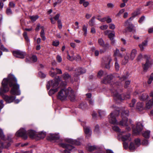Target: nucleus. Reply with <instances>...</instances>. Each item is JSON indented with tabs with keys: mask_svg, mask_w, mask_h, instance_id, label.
<instances>
[{
	"mask_svg": "<svg viewBox=\"0 0 153 153\" xmlns=\"http://www.w3.org/2000/svg\"><path fill=\"white\" fill-rule=\"evenodd\" d=\"M17 79L12 74H9L7 78H4L2 82V87L0 88V94L3 95L9 90L8 85L12 87L10 93L13 95H19L20 91L19 85L17 83Z\"/></svg>",
	"mask_w": 153,
	"mask_h": 153,
	"instance_id": "obj_1",
	"label": "nucleus"
},
{
	"mask_svg": "<svg viewBox=\"0 0 153 153\" xmlns=\"http://www.w3.org/2000/svg\"><path fill=\"white\" fill-rule=\"evenodd\" d=\"M57 98L62 101L65 100L68 98L71 101L74 100L75 97L74 93L72 89L69 87L67 89H60L58 92Z\"/></svg>",
	"mask_w": 153,
	"mask_h": 153,
	"instance_id": "obj_2",
	"label": "nucleus"
},
{
	"mask_svg": "<svg viewBox=\"0 0 153 153\" xmlns=\"http://www.w3.org/2000/svg\"><path fill=\"white\" fill-rule=\"evenodd\" d=\"M60 80V77L59 76H57L54 80L48 82L47 85V89L49 90L51 88L49 91V95H52L60 89L59 84Z\"/></svg>",
	"mask_w": 153,
	"mask_h": 153,
	"instance_id": "obj_3",
	"label": "nucleus"
},
{
	"mask_svg": "<svg viewBox=\"0 0 153 153\" xmlns=\"http://www.w3.org/2000/svg\"><path fill=\"white\" fill-rule=\"evenodd\" d=\"M117 83H114L111 86V92L114 97V98L116 100H120L121 101L124 100L129 99L130 97L129 94L125 95L123 94H119L117 91V88H118Z\"/></svg>",
	"mask_w": 153,
	"mask_h": 153,
	"instance_id": "obj_4",
	"label": "nucleus"
},
{
	"mask_svg": "<svg viewBox=\"0 0 153 153\" xmlns=\"http://www.w3.org/2000/svg\"><path fill=\"white\" fill-rule=\"evenodd\" d=\"M129 115L128 111H123L122 113V120L119 123V124L122 126H125L126 130L127 131H129L131 130L130 128L128 126L131 123V121L128 122V118L127 117Z\"/></svg>",
	"mask_w": 153,
	"mask_h": 153,
	"instance_id": "obj_5",
	"label": "nucleus"
},
{
	"mask_svg": "<svg viewBox=\"0 0 153 153\" xmlns=\"http://www.w3.org/2000/svg\"><path fill=\"white\" fill-rule=\"evenodd\" d=\"M137 53V51L135 49H134L131 51L129 56L127 53L124 56V59L122 61V64L123 65L126 64L128 62L129 59L131 60H133Z\"/></svg>",
	"mask_w": 153,
	"mask_h": 153,
	"instance_id": "obj_6",
	"label": "nucleus"
},
{
	"mask_svg": "<svg viewBox=\"0 0 153 153\" xmlns=\"http://www.w3.org/2000/svg\"><path fill=\"white\" fill-rule=\"evenodd\" d=\"M143 56L145 59V63L143 64V67L144 70L146 71L152 65L153 62L149 55L145 54Z\"/></svg>",
	"mask_w": 153,
	"mask_h": 153,
	"instance_id": "obj_7",
	"label": "nucleus"
},
{
	"mask_svg": "<svg viewBox=\"0 0 153 153\" xmlns=\"http://www.w3.org/2000/svg\"><path fill=\"white\" fill-rule=\"evenodd\" d=\"M119 113L118 110H117L115 112L111 113L109 116V122L113 124H118V123L116 118V116H117Z\"/></svg>",
	"mask_w": 153,
	"mask_h": 153,
	"instance_id": "obj_8",
	"label": "nucleus"
},
{
	"mask_svg": "<svg viewBox=\"0 0 153 153\" xmlns=\"http://www.w3.org/2000/svg\"><path fill=\"white\" fill-rule=\"evenodd\" d=\"M16 135L17 137H21L24 140H26L27 137V132L24 128H21L16 133Z\"/></svg>",
	"mask_w": 153,
	"mask_h": 153,
	"instance_id": "obj_9",
	"label": "nucleus"
},
{
	"mask_svg": "<svg viewBox=\"0 0 153 153\" xmlns=\"http://www.w3.org/2000/svg\"><path fill=\"white\" fill-rule=\"evenodd\" d=\"M13 55L17 58L23 59L25 55V53L20 50H17L13 51L12 52Z\"/></svg>",
	"mask_w": 153,
	"mask_h": 153,
	"instance_id": "obj_10",
	"label": "nucleus"
},
{
	"mask_svg": "<svg viewBox=\"0 0 153 153\" xmlns=\"http://www.w3.org/2000/svg\"><path fill=\"white\" fill-rule=\"evenodd\" d=\"M59 145L63 148L66 149L64 150L65 153H70V152L68 151L67 149L69 151H71L74 148L73 146L70 145L68 144H65L62 143H59Z\"/></svg>",
	"mask_w": 153,
	"mask_h": 153,
	"instance_id": "obj_11",
	"label": "nucleus"
},
{
	"mask_svg": "<svg viewBox=\"0 0 153 153\" xmlns=\"http://www.w3.org/2000/svg\"><path fill=\"white\" fill-rule=\"evenodd\" d=\"M104 60L105 68L108 69H110V64L112 60L111 56H106Z\"/></svg>",
	"mask_w": 153,
	"mask_h": 153,
	"instance_id": "obj_12",
	"label": "nucleus"
},
{
	"mask_svg": "<svg viewBox=\"0 0 153 153\" xmlns=\"http://www.w3.org/2000/svg\"><path fill=\"white\" fill-rule=\"evenodd\" d=\"M3 97L7 103H10L13 102L16 98V97L13 96H8L3 95Z\"/></svg>",
	"mask_w": 153,
	"mask_h": 153,
	"instance_id": "obj_13",
	"label": "nucleus"
},
{
	"mask_svg": "<svg viewBox=\"0 0 153 153\" xmlns=\"http://www.w3.org/2000/svg\"><path fill=\"white\" fill-rule=\"evenodd\" d=\"M143 128V126L140 122H138L137 124L136 129L133 131L136 134H139Z\"/></svg>",
	"mask_w": 153,
	"mask_h": 153,
	"instance_id": "obj_14",
	"label": "nucleus"
},
{
	"mask_svg": "<svg viewBox=\"0 0 153 153\" xmlns=\"http://www.w3.org/2000/svg\"><path fill=\"white\" fill-rule=\"evenodd\" d=\"M129 19L126 21L125 23V26L127 27L128 30L129 32H131L134 29V26L131 22H128Z\"/></svg>",
	"mask_w": 153,
	"mask_h": 153,
	"instance_id": "obj_15",
	"label": "nucleus"
},
{
	"mask_svg": "<svg viewBox=\"0 0 153 153\" xmlns=\"http://www.w3.org/2000/svg\"><path fill=\"white\" fill-rule=\"evenodd\" d=\"M65 141L73 145H79L80 144V142L76 140H73L71 139H67Z\"/></svg>",
	"mask_w": 153,
	"mask_h": 153,
	"instance_id": "obj_16",
	"label": "nucleus"
},
{
	"mask_svg": "<svg viewBox=\"0 0 153 153\" xmlns=\"http://www.w3.org/2000/svg\"><path fill=\"white\" fill-rule=\"evenodd\" d=\"M112 76L111 75H108L105 77L102 81V83L105 84H107L108 83H110L111 80L112 79Z\"/></svg>",
	"mask_w": 153,
	"mask_h": 153,
	"instance_id": "obj_17",
	"label": "nucleus"
},
{
	"mask_svg": "<svg viewBox=\"0 0 153 153\" xmlns=\"http://www.w3.org/2000/svg\"><path fill=\"white\" fill-rule=\"evenodd\" d=\"M153 106V100L150 99L147 101L146 103V108L147 109H150Z\"/></svg>",
	"mask_w": 153,
	"mask_h": 153,
	"instance_id": "obj_18",
	"label": "nucleus"
},
{
	"mask_svg": "<svg viewBox=\"0 0 153 153\" xmlns=\"http://www.w3.org/2000/svg\"><path fill=\"white\" fill-rule=\"evenodd\" d=\"M121 139L123 142L130 141L131 139L130 137V134L128 133L126 135H123Z\"/></svg>",
	"mask_w": 153,
	"mask_h": 153,
	"instance_id": "obj_19",
	"label": "nucleus"
},
{
	"mask_svg": "<svg viewBox=\"0 0 153 153\" xmlns=\"http://www.w3.org/2000/svg\"><path fill=\"white\" fill-rule=\"evenodd\" d=\"M58 134H51L50 136V139L51 140L56 141L58 140H61Z\"/></svg>",
	"mask_w": 153,
	"mask_h": 153,
	"instance_id": "obj_20",
	"label": "nucleus"
},
{
	"mask_svg": "<svg viewBox=\"0 0 153 153\" xmlns=\"http://www.w3.org/2000/svg\"><path fill=\"white\" fill-rule=\"evenodd\" d=\"M76 75H77L85 73L86 72V70L84 68H78L75 70Z\"/></svg>",
	"mask_w": 153,
	"mask_h": 153,
	"instance_id": "obj_21",
	"label": "nucleus"
},
{
	"mask_svg": "<svg viewBox=\"0 0 153 153\" xmlns=\"http://www.w3.org/2000/svg\"><path fill=\"white\" fill-rule=\"evenodd\" d=\"M148 44V41L147 40H145L143 41L141 44H139V46L141 51H143L144 50L145 48L146 47Z\"/></svg>",
	"mask_w": 153,
	"mask_h": 153,
	"instance_id": "obj_22",
	"label": "nucleus"
},
{
	"mask_svg": "<svg viewBox=\"0 0 153 153\" xmlns=\"http://www.w3.org/2000/svg\"><path fill=\"white\" fill-rule=\"evenodd\" d=\"M62 78L65 81H68L71 78V75L67 72L64 73L62 76Z\"/></svg>",
	"mask_w": 153,
	"mask_h": 153,
	"instance_id": "obj_23",
	"label": "nucleus"
},
{
	"mask_svg": "<svg viewBox=\"0 0 153 153\" xmlns=\"http://www.w3.org/2000/svg\"><path fill=\"white\" fill-rule=\"evenodd\" d=\"M98 42L99 45L105 48L108 47L109 44H105L103 39L102 38L99 39L98 40Z\"/></svg>",
	"mask_w": 153,
	"mask_h": 153,
	"instance_id": "obj_24",
	"label": "nucleus"
},
{
	"mask_svg": "<svg viewBox=\"0 0 153 153\" xmlns=\"http://www.w3.org/2000/svg\"><path fill=\"white\" fill-rule=\"evenodd\" d=\"M140 13V10L139 9L137 10L132 13V16L129 19V20H132L134 17L137 15H139Z\"/></svg>",
	"mask_w": 153,
	"mask_h": 153,
	"instance_id": "obj_25",
	"label": "nucleus"
},
{
	"mask_svg": "<svg viewBox=\"0 0 153 153\" xmlns=\"http://www.w3.org/2000/svg\"><path fill=\"white\" fill-rule=\"evenodd\" d=\"M84 131L85 134L88 135H90L91 133V131L88 126H85L84 127Z\"/></svg>",
	"mask_w": 153,
	"mask_h": 153,
	"instance_id": "obj_26",
	"label": "nucleus"
},
{
	"mask_svg": "<svg viewBox=\"0 0 153 153\" xmlns=\"http://www.w3.org/2000/svg\"><path fill=\"white\" fill-rule=\"evenodd\" d=\"M149 97L148 94L146 93H143L140 96V99L142 101H145Z\"/></svg>",
	"mask_w": 153,
	"mask_h": 153,
	"instance_id": "obj_27",
	"label": "nucleus"
},
{
	"mask_svg": "<svg viewBox=\"0 0 153 153\" xmlns=\"http://www.w3.org/2000/svg\"><path fill=\"white\" fill-rule=\"evenodd\" d=\"M143 103L142 102H138L137 104L136 109L139 111H141L143 109Z\"/></svg>",
	"mask_w": 153,
	"mask_h": 153,
	"instance_id": "obj_28",
	"label": "nucleus"
},
{
	"mask_svg": "<svg viewBox=\"0 0 153 153\" xmlns=\"http://www.w3.org/2000/svg\"><path fill=\"white\" fill-rule=\"evenodd\" d=\"M114 52V55L115 56H118L121 58L123 57V55L120 52V51L118 49L116 48Z\"/></svg>",
	"mask_w": 153,
	"mask_h": 153,
	"instance_id": "obj_29",
	"label": "nucleus"
},
{
	"mask_svg": "<svg viewBox=\"0 0 153 153\" xmlns=\"http://www.w3.org/2000/svg\"><path fill=\"white\" fill-rule=\"evenodd\" d=\"M86 149L88 151L91 152L96 150V147L94 146H91L88 145L87 146Z\"/></svg>",
	"mask_w": 153,
	"mask_h": 153,
	"instance_id": "obj_30",
	"label": "nucleus"
},
{
	"mask_svg": "<svg viewBox=\"0 0 153 153\" xmlns=\"http://www.w3.org/2000/svg\"><path fill=\"white\" fill-rule=\"evenodd\" d=\"M112 128L114 130L117 132H120L121 134H123L125 133L124 131H121V130L119 128V127L117 126H113Z\"/></svg>",
	"mask_w": 153,
	"mask_h": 153,
	"instance_id": "obj_31",
	"label": "nucleus"
},
{
	"mask_svg": "<svg viewBox=\"0 0 153 153\" xmlns=\"http://www.w3.org/2000/svg\"><path fill=\"white\" fill-rule=\"evenodd\" d=\"M28 134L31 138L34 137L35 136V132L33 130H30L28 131Z\"/></svg>",
	"mask_w": 153,
	"mask_h": 153,
	"instance_id": "obj_32",
	"label": "nucleus"
},
{
	"mask_svg": "<svg viewBox=\"0 0 153 153\" xmlns=\"http://www.w3.org/2000/svg\"><path fill=\"white\" fill-rule=\"evenodd\" d=\"M150 131H146L144 132L143 134V136L146 138H149L150 136Z\"/></svg>",
	"mask_w": 153,
	"mask_h": 153,
	"instance_id": "obj_33",
	"label": "nucleus"
},
{
	"mask_svg": "<svg viewBox=\"0 0 153 153\" xmlns=\"http://www.w3.org/2000/svg\"><path fill=\"white\" fill-rule=\"evenodd\" d=\"M40 36L42 37V40L44 41L46 39V37L45 36L44 30V29L42 28L40 32Z\"/></svg>",
	"mask_w": 153,
	"mask_h": 153,
	"instance_id": "obj_34",
	"label": "nucleus"
},
{
	"mask_svg": "<svg viewBox=\"0 0 153 153\" xmlns=\"http://www.w3.org/2000/svg\"><path fill=\"white\" fill-rule=\"evenodd\" d=\"M46 135L45 132H41L38 135V137L40 139H43Z\"/></svg>",
	"mask_w": 153,
	"mask_h": 153,
	"instance_id": "obj_35",
	"label": "nucleus"
},
{
	"mask_svg": "<svg viewBox=\"0 0 153 153\" xmlns=\"http://www.w3.org/2000/svg\"><path fill=\"white\" fill-rule=\"evenodd\" d=\"M114 60L115 61V67L116 68V69L117 71H118L119 69V65L118 63L117 62V57H115L114 59Z\"/></svg>",
	"mask_w": 153,
	"mask_h": 153,
	"instance_id": "obj_36",
	"label": "nucleus"
},
{
	"mask_svg": "<svg viewBox=\"0 0 153 153\" xmlns=\"http://www.w3.org/2000/svg\"><path fill=\"white\" fill-rule=\"evenodd\" d=\"M68 55L67 58L70 60L72 61L76 59L75 56H71L68 52H67Z\"/></svg>",
	"mask_w": 153,
	"mask_h": 153,
	"instance_id": "obj_37",
	"label": "nucleus"
},
{
	"mask_svg": "<svg viewBox=\"0 0 153 153\" xmlns=\"http://www.w3.org/2000/svg\"><path fill=\"white\" fill-rule=\"evenodd\" d=\"M87 27L85 25L83 26L82 30L84 32L83 34L85 36H86L87 34Z\"/></svg>",
	"mask_w": 153,
	"mask_h": 153,
	"instance_id": "obj_38",
	"label": "nucleus"
},
{
	"mask_svg": "<svg viewBox=\"0 0 153 153\" xmlns=\"http://www.w3.org/2000/svg\"><path fill=\"white\" fill-rule=\"evenodd\" d=\"M39 18V16L38 15H36L35 16H30V18L31 20L34 22L36 21Z\"/></svg>",
	"mask_w": 153,
	"mask_h": 153,
	"instance_id": "obj_39",
	"label": "nucleus"
},
{
	"mask_svg": "<svg viewBox=\"0 0 153 153\" xmlns=\"http://www.w3.org/2000/svg\"><path fill=\"white\" fill-rule=\"evenodd\" d=\"M129 148L131 151H133L134 150L136 147L133 143H131L129 147Z\"/></svg>",
	"mask_w": 153,
	"mask_h": 153,
	"instance_id": "obj_40",
	"label": "nucleus"
},
{
	"mask_svg": "<svg viewBox=\"0 0 153 153\" xmlns=\"http://www.w3.org/2000/svg\"><path fill=\"white\" fill-rule=\"evenodd\" d=\"M114 34L115 33L114 31H113L112 33L108 34V36L111 40L113 39V38L114 36Z\"/></svg>",
	"mask_w": 153,
	"mask_h": 153,
	"instance_id": "obj_41",
	"label": "nucleus"
},
{
	"mask_svg": "<svg viewBox=\"0 0 153 153\" xmlns=\"http://www.w3.org/2000/svg\"><path fill=\"white\" fill-rule=\"evenodd\" d=\"M95 17H93L89 22V24L91 26H93L94 25Z\"/></svg>",
	"mask_w": 153,
	"mask_h": 153,
	"instance_id": "obj_42",
	"label": "nucleus"
},
{
	"mask_svg": "<svg viewBox=\"0 0 153 153\" xmlns=\"http://www.w3.org/2000/svg\"><path fill=\"white\" fill-rule=\"evenodd\" d=\"M143 56L144 55H143L141 54H140L137 56V60L139 61L141 60L143 58L144 59Z\"/></svg>",
	"mask_w": 153,
	"mask_h": 153,
	"instance_id": "obj_43",
	"label": "nucleus"
},
{
	"mask_svg": "<svg viewBox=\"0 0 153 153\" xmlns=\"http://www.w3.org/2000/svg\"><path fill=\"white\" fill-rule=\"evenodd\" d=\"M0 137L1 139H4V134L3 131L2 129L0 128Z\"/></svg>",
	"mask_w": 153,
	"mask_h": 153,
	"instance_id": "obj_44",
	"label": "nucleus"
},
{
	"mask_svg": "<svg viewBox=\"0 0 153 153\" xmlns=\"http://www.w3.org/2000/svg\"><path fill=\"white\" fill-rule=\"evenodd\" d=\"M6 13L8 15H11L12 12L10 8H7L6 10Z\"/></svg>",
	"mask_w": 153,
	"mask_h": 153,
	"instance_id": "obj_45",
	"label": "nucleus"
},
{
	"mask_svg": "<svg viewBox=\"0 0 153 153\" xmlns=\"http://www.w3.org/2000/svg\"><path fill=\"white\" fill-rule=\"evenodd\" d=\"M135 142L136 145L137 146H139L140 144V140L139 139L137 138L135 139Z\"/></svg>",
	"mask_w": 153,
	"mask_h": 153,
	"instance_id": "obj_46",
	"label": "nucleus"
},
{
	"mask_svg": "<svg viewBox=\"0 0 153 153\" xmlns=\"http://www.w3.org/2000/svg\"><path fill=\"white\" fill-rule=\"evenodd\" d=\"M106 21L107 23H110L112 22L111 19L109 16H106Z\"/></svg>",
	"mask_w": 153,
	"mask_h": 153,
	"instance_id": "obj_47",
	"label": "nucleus"
},
{
	"mask_svg": "<svg viewBox=\"0 0 153 153\" xmlns=\"http://www.w3.org/2000/svg\"><path fill=\"white\" fill-rule=\"evenodd\" d=\"M108 27V26L105 25L100 26V28L102 30H104L107 29Z\"/></svg>",
	"mask_w": 153,
	"mask_h": 153,
	"instance_id": "obj_48",
	"label": "nucleus"
},
{
	"mask_svg": "<svg viewBox=\"0 0 153 153\" xmlns=\"http://www.w3.org/2000/svg\"><path fill=\"white\" fill-rule=\"evenodd\" d=\"M136 102V100L135 99H133L132 100L131 103L130 104V107H133L134 106Z\"/></svg>",
	"mask_w": 153,
	"mask_h": 153,
	"instance_id": "obj_49",
	"label": "nucleus"
},
{
	"mask_svg": "<svg viewBox=\"0 0 153 153\" xmlns=\"http://www.w3.org/2000/svg\"><path fill=\"white\" fill-rule=\"evenodd\" d=\"M57 22L58 24V27L60 29L62 28V25L61 22V20H58L57 21Z\"/></svg>",
	"mask_w": 153,
	"mask_h": 153,
	"instance_id": "obj_50",
	"label": "nucleus"
},
{
	"mask_svg": "<svg viewBox=\"0 0 153 153\" xmlns=\"http://www.w3.org/2000/svg\"><path fill=\"white\" fill-rule=\"evenodd\" d=\"M23 36L26 41L27 42H29V40L27 36V33L26 32H25L24 33Z\"/></svg>",
	"mask_w": 153,
	"mask_h": 153,
	"instance_id": "obj_51",
	"label": "nucleus"
},
{
	"mask_svg": "<svg viewBox=\"0 0 153 153\" xmlns=\"http://www.w3.org/2000/svg\"><path fill=\"white\" fill-rule=\"evenodd\" d=\"M63 0H57V1L53 4V6L55 7L57 4H60L61 3Z\"/></svg>",
	"mask_w": 153,
	"mask_h": 153,
	"instance_id": "obj_52",
	"label": "nucleus"
},
{
	"mask_svg": "<svg viewBox=\"0 0 153 153\" xmlns=\"http://www.w3.org/2000/svg\"><path fill=\"white\" fill-rule=\"evenodd\" d=\"M31 59L33 61V62H35L37 61V59L36 56L33 55L32 56V58H31Z\"/></svg>",
	"mask_w": 153,
	"mask_h": 153,
	"instance_id": "obj_53",
	"label": "nucleus"
},
{
	"mask_svg": "<svg viewBox=\"0 0 153 153\" xmlns=\"http://www.w3.org/2000/svg\"><path fill=\"white\" fill-rule=\"evenodd\" d=\"M56 59L57 62H60L62 61V59L61 57L59 55H57L56 56Z\"/></svg>",
	"mask_w": 153,
	"mask_h": 153,
	"instance_id": "obj_54",
	"label": "nucleus"
},
{
	"mask_svg": "<svg viewBox=\"0 0 153 153\" xmlns=\"http://www.w3.org/2000/svg\"><path fill=\"white\" fill-rule=\"evenodd\" d=\"M109 26L110 29L112 30L114 29L115 28V25L113 24H110L109 25Z\"/></svg>",
	"mask_w": 153,
	"mask_h": 153,
	"instance_id": "obj_55",
	"label": "nucleus"
},
{
	"mask_svg": "<svg viewBox=\"0 0 153 153\" xmlns=\"http://www.w3.org/2000/svg\"><path fill=\"white\" fill-rule=\"evenodd\" d=\"M59 44V41H53V45L55 46H58Z\"/></svg>",
	"mask_w": 153,
	"mask_h": 153,
	"instance_id": "obj_56",
	"label": "nucleus"
},
{
	"mask_svg": "<svg viewBox=\"0 0 153 153\" xmlns=\"http://www.w3.org/2000/svg\"><path fill=\"white\" fill-rule=\"evenodd\" d=\"M123 146L125 149H127L128 147V144L126 142H123Z\"/></svg>",
	"mask_w": 153,
	"mask_h": 153,
	"instance_id": "obj_57",
	"label": "nucleus"
},
{
	"mask_svg": "<svg viewBox=\"0 0 153 153\" xmlns=\"http://www.w3.org/2000/svg\"><path fill=\"white\" fill-rule=\"evenodd\" d=\"M0 49L1 50L7 52L8 50L3 45H1L0 47Z\"/></svg>",
	"mask_w": 153,
	"mask_h": 153,
	"instance_id": "obj_58",
	"label": "nucleus"
},
{
	"mask_svg": "<svg viewBox=\"0 0 153 153\" xmlns=\"http://www.w3.org/2000/svg\"><path fill=\"white\" fill-rule=\"evenodd\" d=\"M55 70L57 72V73H56V74H61L62 73V71L60 69L56 68L55 69Z\"/></svg>",
	"mask_w": 153,
	"mask_h": 153,
	"instance_id": "obj_59",
	"label": "nucleus"
},
{
	"mask_svg": "<svg viewBox=\"0 0 153 153\" xmlns=\"http://www.w3.org/2000/svg\"><path fill=\"white\" fill-rule=\"evenodd\" d=\"M39 75L42 78H45V77L46 75L42 72H39Z\"/></svg>",
	"mask_w": 153,
	"mask_h": 153,
	"instance_id": "obj_60",
	"label": "nucleus"
},
{
	"mask_svg": "<svg viewBox=\"0 0 153 153\" xmlns=\"http://www.w3.org/2000/svg\"><path fill=\"white\" fill-rule=\"evenodd\" d=\"M142 143L143 145H148V141L147 140L144 139Z\"/></svg>",
	"mask_w": 153,
	"mask_h": 153,
	"instance_id": "obj_61",
	"label": "nucleus"
},
{
	"mask_svg": "<svg viewBox=\"0 0 153 153\" xmlns=\"http://www.w3.org/2000/svg\"><path fill=\"white\" fill-rule=\"evenodd\" d=\"M99 126L98 125H97L95 126V131L97 133H98L99 131Z\"/></svg>",
	"mask_w": 153,
	"mask_h": 153,
	"instance_id": "obj_62",
	"label": "nucleus"
},
{
	"mask_svg": "<svg viewBox=\"0 0 153 153\" xmlns=\"http://www.w3.org/2000/svg\"><path fill=\"white\" fill-rule=\"evenodd\" d=\"M130 81L129 80L126 81L125 82V87L127 88L128 87V85L130 84Z\"/></svg>",
	"mask_w": 153,
	"mask_h": 153,
	"instance_id": "obj_63",
	"label": "nucleus"
},
{
	"mask_svg": "<svg viewBox=\"0 0 153 153\" xmlns=\"http://www.w3.org/2000/svg\"><path fill=\"white\" fill-rule=\"evenodd\" d=\"M106 17H105L103 18H98V19L99 21H100V22H105L106 21Z\"/></svg>",
	"mask_w": 153,
	"mask_h": 153,
	"instance_id": "obj_64",
	"label": "nucleus"
}]
</instances>
